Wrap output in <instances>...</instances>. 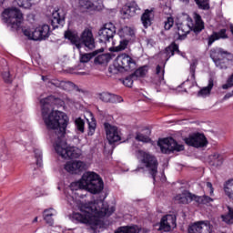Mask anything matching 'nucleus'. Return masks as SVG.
I'll use <instances>...</instances> for the list:
<instances>
[{
  "mask_svg": "<svg viewBox=\"0 0 233 233\" xmlns=\"http://www.w3.org/2000/svg\"><path fill=\"white\" fill-rule=\"evenodd\" d=\"M42 105V116L46 126L49 130H55L54 148L64 159H77L81 157L83 152L79 147H68L65 136L66 134V127H68V116L60 111H54V106L63 105L61 98L49 96L40 100Z\"/></svg>",
  "mask_w": 233,
  "mask_h": 233,
  "instance_id": "f257e3e1",
  "label": "nucleus"
},
{
  "mask_svg": "<svg viewBox=\"0 0 233 233\" xmlns=\"http://www.w3.org/2000/svg\"><path fill=\"white\" fill-rule=\"evenodd\" d=\"M68 203L74 208L76 207L79 212L73 213V219L77 223H83L91 227L92 230L99 228L103 225L101 218H105L108 211L105 208H97L96 202L83 203L74 197L67 198Z\"/></svg>",
  "mask_w": 233,
  "mask_h": 233,
  "instance_id": "f03ea898",
  "label": "nucleus"
},
{
  "mask_svg": "<svg viewBox=\"0 0 233 233\" xmlns=\"http://www.w3.org/2000/svg\"><path fill=\"white\" fill-rule=\"evenodd\" d=\"M84 189L91 194H99L104 188L103 179L95 172H86L80 181L71 184V190Z\"/></svg>",
  "mask_w": 233,
  "mask_h": 233,
  "instance_id": "7ed1b4c3",
  "label": "nucleus"
},
{
  "mask_svg": "<svg viewBox=\"0 0 233 233\" xmlns=\"http://www.w3.org/2000/svg\"><path fill=\"white\" fill-rule=\"evenodd\" d=\"M209 57L219 70H228L233 63V54L221 47L210 49Z\"/></svg>",
  "mask_w": 233,
  "mask_h": 233,
  "instance_id": "20e7f679",
  "label": "nucleus"
},
{
  "mask_svg": "<svg viewBox=\"0 0 233 233\" xmlns=\"http://www.w3.org/2000/svg\"><path fill=\"white\" fill-rule=\"evenodd\" d=\"M138 158L142 165L141 167H137L136 169V172H139L140 170H143V168H146L152 176L154 181H156V176H157V158L154 157V155L147 152V151H138Z\"/></svg>",
  "mask_w": 233,
  "mask_h": 233,
  "instance_id": "39448f33",
  "label": "nucleus"
},
{
  "mask_svg": "<svg viewBox=\"0 0 233 233\" xmlns=\"http://www.w3.org/2000/svg\"><path fill=\"white\" fill-rule=\"evenodd\" d=\"M2 19L11 30H17L23 23V13L17 7L7 8L3 12Z\"/></svg>",
  "mask_w": 233,
  "mask_h": 233,
  "instance_id": "423d86ee",
  "label": "nucleus"
},
{
  "mask_svg": "<svg viewBox=\"0 0 233 233\" xmlns=\"http://www.w3.org/2000/svg\"><path fill=\"white\" fill-rule=\"evenodd\" d=\"M195 24L192 27L187 24H177V34L178 39H185L187 34H190V30H193L195 34H199L201 31L205 30V23L201 19V15L198 13L194 14Z\"/></svg>",
  "mask_w": 233,
  "mask_h": 233,
  "instance_id": "0eeeda50",
  "label": "nucleus"
},
{
  "mask_svg": "<svg viewBox=\"0 0 233 233\" xmlns=\"http://www.w3.org/2000/svg\"><path fill=\"white\" fill-rule=\"evenodd\" d=\"M23 33L28 39H33V41H43V39H46L50 36V25H39L34 31L30 28L24 29Z\"/></svg>",
  "mask_w": 233,
  "mask_h": 233,
  "instance_id": "6e6552de",
  "label": "nucleus"
},
{
  "mask_svg": "<svg viewBox=\"0 0 233 233\" xmlns=\"http://www.w3.org/2000/svg\"><path fill=\"white\" fill-rule=\"evenodd\" d=\"M115 67L118 72L136 70V60L127 54H121L116 59Z\"/></svg>",
  "mask_w": 233,
  "mask_h": 233,
  "instance_id": "1a4fd4ad",
  "label": "nucleus"
},
{
  "mask_svg": "<svg viewBox=\"0 0 233 233\" xmlns=\"http://www.w3.org/2000/svg\"><path fill=\"white\" fill-rule=\"evenodd\" d=\"M157 145L160 147V150L163 154H170V152H181L185 150V146L178 144L172 137L159 139Z\"/></svg>",
  "mask_w": 233,
  "mask_h": 233,
  "instance_id": "9d476101",
  "label": "nucleus"
},
{
  "mask_svg": "<svg viewBox=\"0 0 233 233\" xmlns=\"http://www.w3.org/2000/svg\"><path fill=\"white\" fill-rule=\"evenodd\" d=\"M116 35V25L112 23L105 24L98 31L100 43H110Z\"/></svg>",
  "mask_w": 233,
  "mask_h": 233,
  "instance_id": "9b49d317",
  "label": "nucleus"
},
{
  "mask_svg": "<svg viewBox=\"0 0 233 233\" xmlns=\"http://www.w3.org/2000/svg\"><path fill=\"white\" fill-rule=\"evenodd\" d=\"M104 128L109 145H114V143H117V141H121V130H119L117 127L105 123Z\"/></svg>",
  "mask_w": 233,
  "mask_h": 233,
  "instance_id": "f8f14e48",
  "label": "nucleus"
},
{
  "mask_svg": "<svg viewBox=\"0 0 233 233\" xmlns=\"http://www.w3.org/2000/svg\"><path fill=\"white\" fill-rule=\"evenodd\" d=\"M186 145L189 147H195V148H203L206 145H208L207 137L203 134H193L188 137L184 139Z\"/></svg>",
  "mask_w": 233,
  "mask_h": 233,
  "instance_id": "ddd939ff",
  "label": "nucleus"
},
{
  "mask_svg": "<svg viewBox=\"0 0 233 233\" xmlns=\"http://www.w3.org/2000/svg\"><path fill=\"white\" fill-rule=\"evenodd\" d=\"M176 215L164 216L160 220L158 230L162 232H170L172 228H176Z\"/></svg>",
  "mask_w": 233,
  "mask_h": 233,
  "instance_id": "4468645a",
  "label": "nucleus"
},
{
  "mask_svg": "<svg viewBox=\"0 0 233 233\" xmlns=\"http://www.w3.org/2000/svg\"><path fill=\"white\" fill-rule=\"evenodd\" d=\"M188 233H212L210 222L200 221L196 222L188 228Z\"/></svg>",
  "mask_w": 233,
  "mask_h": 233,
  "instance_id": "2eb2a0df",
  "label": "nucleus"
},
{
  "mask_svg": "<svg viewBox=\"0 0 233 233\" xmlns=\"http://www.w3.org/2000/svg\"><path fill=\"white\" fill-rule=\"evenodd\" d=\"M81 41L89 50H94V48H96V41L94 40L92 30L85 29L81 35Z\"/></svg>",
  "mask_w": 233,
  "mask_h": 233,
  "instance_id": "dca6fc26",
  "label": "nucleus"
},
{
  "mask_svg": "<svg viewBox=\"0 0 233 233\" xmlns=\"http://www.w3.org/2000/svg\"><path fill=\"white\" fill-rule=\"evenodd\" d=\"M51 88H61L62 90L70 92V90H74V88H76V86L74 83H72L70 81L52 79L51 80Z\"/></svg>",
  "mask_w": 233,
  "mask_h": 233,
  "instance_id": "f3484780",
  "label": "nucleus"
},
{
  "mask_svg": "<svg viewBox=\"0 0 233 233\" xmlns=\"http://www.w3.org/2000/svg\"><path fill=\"white\" fill-rule=\"evenodd\" d=\"M84 168L85 163H83V161L67 162L65 166V170L70 174H77L81 172V170H84Z\"/></svg>",
  "mask_w": 233,
  "mask_h": 233,
  "instance_id": "a211bd4d",
  "label": "nucleus"
},
{
  "mask_svg": "<svg viewBox=\"0 0 233 233\" xmlns=\"http://www.w3.org/2000/svg\"><path fill=\"white\" fill-rule=\"evenodd\" d=\"M98 97L100 101H103V103H122L123 101L121 96L108 92L100 93Z\"/></svg>",
  "mask_w": 233,
  "mask_h": 233,
  "instance_id": "6ab92c4d",
  "label": "nucleus"
},
{
  "mask_svg": "<svg viewBox=\"0 0 233 233\" xmlns=\"http://www.w3.org/2000/svg\"><path fill=\"white\" fill-rule=\"evenodd\" d=\"M117 35L121 39L136 40V29L129 26L120 28Z\"/></svg>",
  "mask_w": 233,
  "mask_h": 233,
  "instance_id": "aec40b11",
  "label": "nucleus"
},
{
  "mask_svg": "<svg viewBox=\"0 0 233 233\" xmlns=\"http://www.w3.org/2000/svg\"><path fill=\"white\" fill-rule=\"evenodd\" d=\"M65 23V14L61 13L60 10L53 12L51 18V25L53 28H58L59 25Z\"/></svg>",
  "mask_w": 233,
  "mask_h": 233,
  "instance_id": "412c9836",
  "label": "nucleus"
},
{
  "mask_svg": "<svg viewBox=\"0 0 233 233\" xmlns=\"http://www.w3.org/2000/svg\"><path fill=\"white\" fill-rule=\"evenodd\" d=\"M175 201H177V203L187 205V203H192V201H195V195L188 191H184L181 195L175 197Z\"/></svg>",
  "mask_w": 233,
  "mask_h": 233,
  "instance_id": "4be33fe9",
  "label": "nucleus"
},
{
  "mask_svg": "<svg viewBox=\"0 0 233 233\" xmlns=\"http://www.w3.org/2000/svg\"><path fill=\"white\" fill-rule=\"evenodd\" d=\"M219 39H228V35H227V29H220L218 32H214L209 37L208 45L211 46V45L215 41H219Z\"/></svg>",
  "mask_w": 233,
  "mask_h": 233,
  "instance_id": "5701e85b",
  "label": "nucleus"
},
{
  "mask_svg": "<svg viewBox=\"0 0 233 233\" xmlns=\"http://www.w3.org/2000/svg\"><path fill=\"white\" fill-rule=\"evenodd\" d=\"M66 39H68L72 45H75L76 48H81V38H79V35H77V32L76 31H66L65 33Z\"/></svg>",
  "mask_w": 233,
  "mask_h": 233,
  "instance_id": "b1692460",
  "label": "nucleus"
},
{
  "mask_svg": "<svg viewBox=\"0 0 233 233\" xmlns=\"http://www.w3.org/2000/svg\"><path fill=\"white\" fill-rule=\"evenodd\" d=\"M156 77L158 81L155 82L156 85H164L165 83V64L157 65L155 70Z\"/></svg>",
  "mask_w": 233,
  "mask_h": 233,
  "instance_id": "393cba45",
  "label": "nucleus"
},
{
  "mask_svg": "<svg viewBox=\"0 0 233 233\" xmlns=\"http://www.w3.org/2000/svg\"><path fill=\"white\" fill-rule=\"evenodd\" d=\"M152 17H154V14L152 10H146L141 16L142 25L145 28H148L150 25H152Z\"/></svg>",
  "mask_w": 233,
  "mask_h": 233,
  "instance_id": "a878e982",
  "label": "nucleus"
},
{
  "mask_svg": "<svg viewBox=\"0 0 233 233\" xmlns=\"http://www.w3.org/2000/svg\"><path fill=\"white\" fill-rule=\"evenodd\" d=\"M139 8L136 5H125L122 9V14L126 17H134Z\"/></svg>",
  "mask_w": 233,
  "mask_h": 233,
  "instance_id": "bb28decb",
  "label": "nucleus"
},
{
  "mask_svg": "<svg viewBox=\"0 0 233 233\" xmlns=\"http://www.w3.org/2000/svg\"><path fill=\"white\" fill-rule=\"evenodd\" d=\"M212 88H214V79L209 78L208 86L203 87L198 91V96L207 97V96H210V91Z\"/></svg>",
  "mask_w": 233,
  "mask_h": 233,
  "instance_id": "cd10ccee",
  "label": "nucleus"
},
{
  "mask_svg": "<svg viewBox=\"0 0 233 233\" xmlns=\"http://www.w3.org/2000/svg\"><path fill=\"white\" fill-rule=\"evenodd\" d=\"M53 216H56V211L52 208L44 210V220L49 227H52L54 225V218H52Z\"/></svg>",
  "mask_w": 233,
  "mask_h": 233,
  "instance_id": "c85d7f7f",
  "label": "nucleus"
},
{
  "mask_svg": "<svg viewBox=\"0 0 233 233\" xmlns=\"http://www.w3.org/2000/svg\"><path fill=\"white\" fill-rule=\"evenodd\" d=\"M142 231L143 233H147V231L139 229V228H137V226H133V227H122L118 228L117 231L115 233H139Z\"/></svg>",
  "mask_w": 233,
  "mask_h": 233,
  "instance_id": "c756f323",
  "label": "nucleus"
},
{
  "mask_svg": "<svg viewBox=\"0 0 233 233\" xmlns=\"http://www.w3.org/2000/svg\"><path fill=\"white\" fill-rule=\"evenodd\" d=\"M176 52H179V47L177 46V45L171 44L169 46H167L165 49V54L167 57V61H168V58L172 57V56H174V54H176Z\"/></svg>",
  "mask_w": 233,
  "mask_h": 233,
  "instance_id": "7c9ffc66",
  "label": "nucleus"
},
{
  "mask_svg": "<svg viewBox=\"0 0 233 233\" xmlns=\"http://www.w3.org/2000/svg\"><path fill=\"white\" fill-rule=\"evenodd\" d=\"M210 161L213 167H221L223 165V157L219 154H213L210 156Z\"/></svg>",
  "mask_w": 233,
  "mask_h": 233,
  "instance_id": "2f4dec72",
  "label": "nucleus"
},
{
  "mask_svg": "<svg viewBox=\"0 0 233 233\" xmlns=\"http://www.w3.org/2000/svg\"><path fill=\"white\" fill-rule=\"evenodd\" d=\"M195 201L199 205H208V203H212L214 199L208 196L198 197L195 195Z\"/></svg>",
  "mask_w": 233,
  "mask_h": 233,
  "instance_id": "473e14b6",
  "label": "nucleus"
},
{
  "mask_svg": "<svg viewBox=\"0 0 233 233\" xmlns=\"http://www.w3.org/2000/svg\"><path fill=\"white\" fill-rule=\"evenodd\" d=\"M110 61V55L102 54L95 58V63L96 65H105V63H108Z\"/></svg>",
  "mask_w": 233,
  "mask_h": 233,
  "instance_id": "72a5a7b5",
  "label": "nucleus"
},
{
  "mask_svg": "<svg viewBox=\"0 0 233 233\" xmlns=\"http://www.w3.org/2000/svg\"><path fill=\"white\" fill-rule=\"evenodd\" d=\"M224 190L228 197L230 199H233V179H230L228 182H226Z\"/></svg>",
  "mask_w": 233,
  "mask_h": 233,
  "instance_id": "f704fd0d",
  "label": "nucleus"
},
{
  "mask_svg": "<svg viewBox=\"0 0 233 233\" xmlns=\"http://www.w3.org/2000/svg\"><path fill=\"white\" fill-rule=\"evenodd\" d=\"M200 10H210L209 0H194Z\"/></svg>",
  "mask_w": 233,
  "mask_h": 233,
  "instance_id": "c9c22d12",
  "label": "nucleus"
},
{
  "mask_svg": "<svg viewBox=\"0 0 233 233\" xmlns=\"http://www.w3.org/2000/svg\"><path fill=\"white\" fill-rule=\"evenodd\" d=\"M79 6L83 12L85 10H90V8H94V3L90 0H80Z\"/></svg>",
  "mask_w": 233,
  "mask_h": 233,
  "instance_id": "e433bc0d",
  "label": "nucleus"
},
{
  "mask_svg": "<svg viewBox=\"0 0 233 233\" xmlns=\"http://www.w3.org/2000/svg\"><path fill=\"white\" fill-rule=\"evenodd\" d=\"M97 56V51H95L93 53H86V54H81L80 55V62L81 63H88L90 59L93 57H96Z\"/></svg>",
  "mask_w": 233,
  "mask_h": 233,
  "instance_id": "4c0bfd02",
  "label": "nucleus"
},
{
  "mask_svg": "<svg viewBox=\"0 0 233 233\" xmlns=\"http://www.w3.org/2000/svg\"><path fill=\"white\" fill-rule=\"evenodd\" d=\"M222 219L228 225H233V209L228 208V213L225 216H222Z\"/></svg>",
  "mask_w": 233,
  "mask_h": 233,
  "instance_id": "58836bf2",
  "label": "nucleus"
},
{
  "mask_svg": "<svg viewBox=\"0 0 233 233\" xmlns=\"http://www.w3.org/2000/svg\"><path fill=\"white\" fill-rule=\"evenodd\" d=\"M15 3H16V5L21 8H32V0H15Z\"/></svg>",
  "mask_w": 233,
  "mask_h": 233,
  "instance_id": "ea45409f",
  "label": "nucleus"
},
{
  "mask_svg": "<svg viewBox=\"0 0 233 233\" xmlns=\"http://www.w3.org/2000/svg\"><path fill=\"white\" fill-rule=\"evenodd\" d=\"M135 40L123 38L122 40H120V44L116 48L118 52L121 50H125L127 48V46H128V43H132Z\"/></svg>",
  "mask_w": 233,
  "mask_h": 233,
  "instance_id": "a19ab883",
  "label": "nucleus"
},
{
  "mask_svg": "<svg viewBox=\"0 0 233 233\" xmlns=\"http://www.w3.org/2000/svg\"><path fill=\"white\" fill-rule=\"evenodd\" d=\"M147 72H148L147 66L140 67L135 71L133 77H145Z\"/></svg>",
  "mask_w": 233,
  "mask_h": 233,
  "instance_id": "79ce46f5",
  "label": "nucleus"
},
{
  "mask_svg": "<svg viewBox=\"0 0 233 233\" xmlns=\"http://www.w3.org/2000/svg\"><path fill=\"white\" fill-rule=\"evenodd\" d=\"M75 125H76V130H78V132H81V134H83V132H85V120H83L81 118H76L75 121Z\"/></svg>",
  "mask_w": 233,
  "mask_h": 233,
  "instance_id": "37998d69",
  "label": "nucleus"
},
{
  "mask_svg": "<svg viewBox=\"0 0 233 233\" xmlns=\"http://www.w3.org/2000/svg\"><path fill=\"white\" fill-rule=\"evenodd\" d=\"M34 153L36 159V165L41 167L43 165V153L41 152V149H35Z\"/></svg>",
  "mask_w": 233,
  "mask_h": 233,
  "instance_id": "c03bdc74",
  "label": "nucleus"
},
{
  "mask_svg": "<svg viewBox=\"0 0 233 233\" xmlns=\"http://www.w3.org/2000/svg\"><path fill=\"white\" fill-rule=\"evenodd\" d=\"M172 26H174V17L170 15L164 21V28L165 30H170Z\"/></svg>",
  "mask_w": 233,
  "mask_h": 233,
  "instance_id": "a18cd8bd",
  "label": "nucleus"
},
{
  "mask_svg": "<svg viewBox=\"0 0 233 233\" xmlns=\"http://www.w3.org/2000/svg\"><path fill=\"white\" fill-rule=\"evenodd\" d=\"M137 141H141L142 143H150V137L143 135V133H137L136 136Z\"/></svg>",
  "mask_w": 233,
  "mask_h": 233,
  "instance_id": "49530a36",
  "label": "nucleus"
},
{
  "mask_svg": "<svg viewBox=\"0 0 233 233\" xmlns=\"http://www.w3.org/2000/svg\"><path fill=\"white\" fill-rule=\"evenodd\" d=\"M0 159L6 161L8 159V149L5 147H0Z\"/></svg>",
  "mask_w": 233,
  "mask_h": 233,
  "instance_id": "de8ad7c7",
  "label": "nucleus"
},
{
  "mask_svg": "<svg viewBox=\"0 0 233 233\" xmlns=\"http://www.w3.org/2000/svg\"><path fill=\"white\" fill-rule=\"evenodd\" d=\"M133 77H135L133 75L126 77L123 80V85H125V86H128L129 88L132 87V85H134V80L132 79Z\"/></svg>",
  "mask_w": 233,
  "mask_h": 233,
  "instance_id": "09e8293b",
  "label": "nucleus"
},
{
  "mask_svg": "<svg viewBox=\"0 0 233 233\" xmlns=\"http://www.w3.org/2000/svg\"><path fill=\"white\" fill-rule=\"evenodd\" d=\"M2 77L5 81V83L10 84L12 83V76H10V72L9 71H5L2 74Z\"/></svg>",
  "mask_w": 233,
  "mask_h": 233,
  "instance_id": "8fccbe9b",
  "label": "nucleus"
},
{
  "mask_svg": "<svg viewBox=\"0 0 233 233\" xmlns=\"http://www.w3.org/2000/svg\"><path fill=\"white\" fill-rule=\"evenodd\" d=\"M88 127H89L88 136H94V133L96 132V123L90 122L88 124Z\"/></svg>",
  "mask_w": 233,
  "mask_h": 233,
  "instance_id": "3c124183",
  "label": "nucleus"
},
{
  "mask_svg": "<svg viewBox=\"0 0 233 233\" xmlns=\"http://www.w3.org/2000/svg\"><path fill=\"white\" fill-rule=\"evenodd\" d=\"M190 74H191L192 79H196V64H191Z\"/></svg>",
  "mask_w": 233,
  "mask_h": 233,
  "instance_id": "603ef678",
  "label": "nucleus"
},
{
  "mask_svg": "<svg viewBox=\"0 0 233 233\" xmlns=\"http://www.w3.org/2000/svg\"><path fill=\"white\" fill-rule=\"evenodd\" d=\"M206 185H207L208 188L209 189V194L213 195L214 194V187H212V183L207 182Z\"/></svg>",
  "mask_w": 233,
  "mask_h": 233,
  "instance_id": "864d4df0",
  "label": "nucleus"
},
{
  "mask_svg": "<svg viewBox=\"0 0 233 233\" xmlns=\"http://www.w3.org/2000/svg\"><path fill=\"white\" fill-rule=\"evenodd\" d=\"M230 97H233V92H229L228 94H226L223 97V101H227V99H230Z\"/></svg>",
  "mask_w": 233,
  "mask_h": 233,
  "instance_id": "5fc2aeb1",
  "label": "nucleus"
},
{
  "mask_svg": "<svg viewBox=\"0 0 233 233\" xmlns=\"http://www.w3.org/2000/svg\"><path fill=\"white\" fill-rule=\"evenodd\" d=\"M66 103H69V105H74V103H76V101L70 97H66Z\"/></svg>",
  "mask_w": 233,
  "mask_h": 233,
  "instance_id": "6e6d98bb",
  "label": "nucleus"
},
{
  "mask_svg": "<svg viewBox=\"0 0 233 233\" xmlns=\"http://www.w3.org/2000/svg\"><path fill=\"white\" fill-rule=\"evenodd\" d=\"M37 217H35V218H34V220H33V223H37Z\"/></svg>",
  "mask_w": 233,
  "mask_h": 233,
  "instance_id": "4d7b16f0",
  "label": "nucleus"
},
{
  "mask_svg": "<svg viewBox=\"0 0 233 233\" xmlns=\"http://www.w3.org/2000/svg\"><path fill=\"white\" fill-rule=\"evenodd\" d=\"M79 75H80V76H86V73L81 72V73H79Z\"/></svg>",
  "mask_w": 233,
  "mask_h": 233,
  "instance_id": "13d9d810",
  "label": "nucleus"
},
{
  "mask_svg": "<svg viewBox=\"0 0 233 233\" xmlns=\"http://www.w3.org/2000/svg\"><path fill=\"white\" fill-rule=\"evenodd\" d=\"M230 32L233 35V25H230Z\"/></svg>",
  "mask_w": 233,
  "mask_h": 233,
  "instance_id": "bf43d9fd",
  "label": "nucleus"
},
{
  "mask_svg": "<svg viewBox=\"0 0 233 233\" xmlns=\"http://www.w3.org/2000/svg\"><path fill=\"white\" fill-rule=\"evenodd\" d=\"M5 3V0H0V5H3Z\"/></svg>",
  "mask_w": 233,
  "mask_h": 233,
  "instance_id": "052dcab7",
  "label": "nucleus"
},
{
  "mask_svg": "<svg viewBox=\"0 0 233 233\" xmlns=\"http://www.w3.org/2000/svg\"><path fill=\"white\" fill-rule=\"evenodd\" d=\"M183 3H188V0H182Z\"/></svg>",
  "mask_w": 233,
  "mask_h": 233,
  "instance_id": "680f3d73",
  "label": "nucleus"
},
{
  "mask_svg": "<svg viewBox=\"0 0 233 233\" xmlns=\"http://www.w3.org/2000/svg\"><path fill=\"white\" fill-rule=\"evenodd\" d=\"M43 81H45V76H42Z\"/></svg>",
  "mask_w": 233,
  "mask_h": 233,
  "instance_id": "e2e57ef3",
  "label": "nucleus"
}]
</instances>
